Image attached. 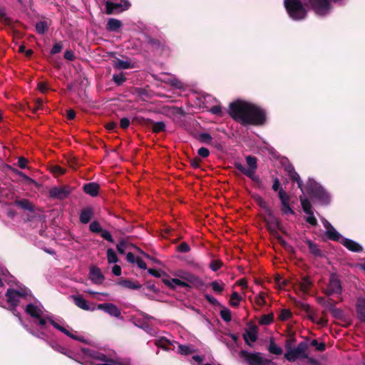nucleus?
I'll use <instances>...</instances> for the list:
<instances>
[{"instance_id": "f704fd0d", "label": "nucleus", "mask_w": 365, "mask_h": 365, "mask_svg": "<svg viewBox=\"0 0 365 365\" xmlns=\"http://www.w3.org/2000/svg\"><path fill=\"white\" fill-rule=\"evenodd\" d=\"M198 140L201 143L210 144L212 142V138L207 133H202L198 135Z\"/></svg>"}, {"instance_id": "0e129e2a", "label": "nucleus", "mask_w": 365, "mask_h": 365, "mask_svg": "<svg viewBox=\"0 0 365 365\" xmlns=\"http://www.w3.org/2000/svg\"><path fill=\"white\" fill-rule=\"evenodd\" d=\"M120 127L123 128H127L130 125V120L127 118H123L120 120Z\"/></svg>"}, {"instance_id": "5fc2aeb1", "label": "nucleus", "mask_w": 365, "mask_h": 365, "mask_svg": "<svg viewBox=\"0 0 365 365\" xmlns=\"http://www.w3.org/2000/svg\"><path fill=\"white\" fill-rule=\"evenodd\" d=\"M52 173L56 175H62L65 173V169L59 165H54L51 168Z\"/></svg>"}, {"instance_id": "0eeeda50", "label": "nucleus", "mask_w": 365, "mask_h": 365, "mask_svg": "<svg viewBox=\"0 0 365 365\" xmlns=\"http://www.w3.org/2000/svg\"><path fill=\"white\" fill-rule=\"evenodd\" d=\"M284 6L294 20H301L306 16L307 11L299 0H284Z\"/></svg>"}, {"instance_id": "c85d7f7f", "label": "nucleus", "mask_w": 365, "mask_h": 365, "mask_svg": "<svg viewBox=\"0 0 365 365\" xmlns=\"http://www.w3.org/2000/svg\"><path fill=\"white\" fill-rule=\"evenodd\" d=\"M194 348L191 345H178V352L183 355H187L194 351Z\"/></svg>"}, {"instance_id": "680f3d73", "label": "nucleus", "mask_w": 365, "mask_h": 365, "mask_svg": "<svg viewBox=\"0 0 365 365\" xmlns=\"http://www.w3.org/2000/svg\"><path fill=\"white\" fill-rule=\"evenodd\" d=\"M222 263L219 261H212L210 264V268L213 271H217L221 267Z\"/></svg>"}, {"instance_id": "c756f323", "label": "nucleus", "mask_w": 365, "mask_h": 365, "mask_svg": "<svg viewBox=\"0 0 365 365\" xmlns=\"http://www.w3.org/2000/svg\"><path fill=\"white\" fill-rule=\"evenodd\" d=\"M210 286L212 290L218 294H220L225 288V284L223 282H219L217 281H213L210 283Z\"/></svg>"}, {"instance_id": "052dcab7", "label": "nucleus", "mask_w": 365, "mask_h": 365, "mask_svg": "<svg viewBox=\"0 0 365 365\" xmlns=\"http://www.w3.org/2000/svg\"><path fill=\"white\" fill-rule=\"evenodd\" d=\"M178 250L181 252H187L190 250V247L189 245L185 243V242H182L179 246H178Z\"/></svg>"}, {"instance_id": "6ab92c4d", "label": "nucleus", "mask_w": 365, "mask_h": 365, "mask_svg": "<svg viewBox=\"0 0 365 365\" xmlns=\"http://www.w3.org/2000/svg\"><path fill=\"white\" fill-rule=\"evenodd\" d=\"M73 299L75 304L83 310L93 311L96 309L94 305H89L88 302L81 296H73Z\"/></svg>"}, {"instance_id": "dca6fc26", "label": "nucleus", "mask_w": 365, "mask_h": 365, "mask_svg": "<svg viewBox=\"0 0 365 365\" xmlns=\"http://www.w3.org/2000/svg\"><path fill=\"white\" fill-rule=\"evenodd\" d=\"M163 283L171 289H176L177 287L187 288L190 287L187 282L177 278H165L163 279Z\"/></svg>"}, {"instance_id": "e2e57ef3", "label": "nucleus", "mask_w": 365, "mask_h": 365, "mask_svg": "<svg viewBox=\"0 0 365 365\" xmlns=\"http://www.w3.org/2000/svg\"><path fill=\"white\" fill-rule=\"evenodd\" d=\"M138 267L145 269L147 268L146 263L140 258L137 257L135 261Z\"/></svg>"}, {"instance_id": "13d9d810", "label": "nucleus", "mask_w": 365, "mask_h": 365, "mask_svg": "<svg viewBox=\"0 0 365 365\" xmlns=\"http://www.w3.org/2000/svg\"><path fill=\"white\" fill-rule=\"evenodd\" d=\"M168 342V341L167 340L158 339V340H156L155 343L156 346L162 347L163 349H169L167 346Z\"/></svg>"}, {"instance_id": "cd10ccee", "label": "nucleus", "mask_w": 365, "mask_h": 365, "mask_svg": "<svg viewBox=\"0 0 365 365\" xmlns=\"http://www.w3.org/2000/svg\"><path fill=\"white\" fill-rule=\"evenodd\" d=\"M107 259L109 264H113L118 262V257L116 253L111 248H108L107 250Z\"/></svg>"}, {"instance_id": "ddd939ff", "label": "nucleus", "mask_w": 365, "mask_h": 365, "mask_svg": "<svg viewBox=\"0 0 365 365\" xmlns=\"http://www.w3.org/2000/svg\"><path fill=\"white\" fill-rule=\"evenodd\" d=\"M249 365H269L272 361L263 358L259 353L249 354L246 358Z\"/></svg>"}, {"instance_id": "b1692460", "label": "nucleus", "mask_w": 365, "mask_h": 365, "mask_svg": "<svg viewBox=\"0 0 365 365\" xmlns=\"http://www.w3.org/2000/svg\"><path fill=\"white\" fill-rule=\"evenodd\" d=\"M93 215V212L91 208H86L81 211L80 214V221L83 224L88 223Z\"/></svg>"}, {"instance_id": "bf43d9fd", "label": "nucleus", "mask_w": 365, "mask_h": 365, "mask_svg": "<svg viewBox=\"0 0 365 365\" xmlns=\"http://www.w3.org/2000/svg\"><path fill=\"white\" fill-rule=\"evenodd\" d=\"M62 49V45L61 43H56L53 45L51 53L53 54L59 53Z\"/></svg>"}, {"instance_id": "37998d69", "label": "nucleus", "mask_w": 365, "mask_h": 365, "mask_svg": "<svg viewBox=\"0 0 365 365\" xmlns=\"http://www.w3.org/2000/svg\"><path fill=\"white\" fill-rule=\"evenodd\" d=\"M36 29L38 34H43L48 29V25L45 21H40L36 24Z\"/></svg>"}, {"instance_id": "6e6552de", "label": "nucleus", "mask_w": 365, "mask_h": 365, "mask_svg": "<svg viewBox=\"0 0 365 365\" xmlns=\"http://www.w3.org/2000/svg\"><path fill=\"white\" fill-rule=\"evenodd\" d=\"M254 199L257 204L262 208L267 215V218L265 220L267 223L269 224V228L271 229V227H272L273 229H276L278 227L279 223L277 220L273 216L272 211L267 203L262 197L257 195L254 196Z\"/></svg>"}, {"instance_id": "e433bc0d", "label": "nucleus", "mask_w": 365, "mask_h": 365, "mask_svg": "<svg viewBox=\"0 0 365 365\" xmlns=\"http://www.w3.org/2000/svg\"><path fill=\"white\" fill-rule=\"evenodd\" d=\"M272 321H273V314H265V315L262 316L259 319V322L262 325H267V324H271L272 322Z\"/></svg>"}, {"instance_id": "a878e982", "label": "nucleus", "mask_w": 365, "mask_h": 365, "mask_svg": "<svg viewBox=\"0 0 365 365\" xmlns=\"http://www.w3.org/2000/svg\"><path fill=\"white\" fill-rule=\"evenodd\" d=\"M242 299V297L237 292H234L230 296V305L233 307H237Z\"/></svg>"}, {"instance_id": "4468645a", "label": "nucleus", "mask_w": 365, "mask_h": 365, "mask_svg": "<svg viewBox=\"0 0 365 365\" xmlns=\"http://www.w3.org/2000/svg\"><path fill=\"white\" fill-rule=\"evenodd\" d=\"M312 285V282L308 277H303L300 281H297L294 284L296 290L301 292L302 294H307Z\"/></svg>"}, {"instance_id": "f03ea898", "label": "nucleus", "mask_w": 365, "mask_h": 365, "mask_svg": "<svg viewBox=\"0 0 365 365\" xmlns=\"http://www.w3.org/2000/svg\"><path fill=\"white\" fill-rule=\"evenodd\" d=\"M230 113L243 124L262 125L265 121V113L259 107L245 101H237L230 105Z\"/></svg>"}, {"instance_id": "f8f14e48", "label": "nucleus", "mask_w": 365, "mask_h": 365, "mask_svg": "<svg viewBox=\"0 0 365 365\" xmlns=\"http://www.w3.org/2000/svg\"><path fill=\"white\" fill-rule=\"evenodd\" d=\"M173 275L178 277L180 279H182V281L187 282L188 284L189 283L196 284L200 282L198 277L184 269H178L175 271Z\"/></svg>"}, {"instance_id": "412c9836", "label": "nucleus", "mask_w": 365, "mask_h": 365, "mask_svg": "<svg viewBox=\"0 0 365 365\" xmlns=\"http://www.w3.org/2000/svg\"><path fill=\"white\" fill-rule=\"evenodd\" d=\"M90 279L95 284H101L103 281V276L99 268L96 267H91L90 269Z\"/></svg>"}, {"instance_id": "9b49d317", "label": "nucleus", "mask_w": 365, "mask_h": 365, "mask_svg": "<svg viewBox=\"0 0 365 365\" xmlns=\"http://www.w3.org/2000/svg\"><path fill=\"white\" fill-rule=\"evenodd\" d=\"M341 282L337 276L334 274H331L329 282L325 289V294L329 296L334 294H340L341 292Z\"/></svg>"}, {"instance_id": "423d86ee", "label": "nucleus", "mask_w": 365, "mask_h": 365, "mask_svg": "<svg viewBox=\"0 0 365 365\" xmlns=\"http://www.w3.org/2000/svg\"><path fill=\"white\" fill-rule=\"evenodd\" d=\"M6 301L11 307H16L23 299L31 297L30 291L25 287H19L18 289H9L6 293Z\"/></svg>"}, {"instance_id": "a19ab883", "label": "nucleus", "mask_w": 365, "mask_h": 365, "mask_svg": "<svg viewBox=\"0 0 365 365\" xmlns=\"http://www.w3.org/2000/svg\"><path fill=\"white\" fill-rule=\"evenodd\" d=\"M292 317V312L289 309H282L279 315V318L282 321H287Z\"/></svg>"}, {"instance_id": "de8ad7c7", "label": "nucleus", "mask_w": 365, "mask_h": 365, "mask_svg": "<svg viewBox=\"0 0 365 365\" xmlns=\"http://www.w3.org/2000/svg\"><path fill=\"white\" fill-rule=\"evenodd\" d=\"M90 230L93 232H101L102 231L101 227L98 222H92L89 225Z\"/></svg>"}, {"instance_id": "ea45409f", "label": "nucleus", "mask_w": 365, "mask_h": 365, "mask_svg": "<svg viewBox=\"0 0 365 365\" xmlns=\"http://www.w3.org/2000/svg\"><path fill=\"white\" fill-rule=\"evenodd\" d=\"M257 305L262 307L266 304L265 294L264 292L259 293L255 299Z\"/></svg>"}, {"instance_id": "5701e85b", "label": "nucleus", "mask_w": 365, "mask_h": 365, "mask_svg": "<svg viewBox=\"0 0 365 365\" xmlns=\"http://www.w3.org/2000/svg\"><path fill=\"white\" fill-rule=\"evenodd\" d=\"M122 26L120 21L116 19H110L107 23L106 29L109 31H115Z\"/></svg>"}, {"instance_id": "774afa93", "label": "nucleus", "mask_w": 365, "mask_h": 365, "mask_svg": "<svg viewBox=\"0 0 365 365\" xmlns=\"http://www.w3.org/2000/svg\"><path fill=\"white\" fill-rule=\"evenodd\" d=\"M27 163V160L24 158H20L18 160V165L24 169L26 168Z\"/></svg>"}, {"instance_id": "1a4fd4ad", "label": "nucleus", "mask_w": 365, "mask_h": 365, "mask_svg": "<svg viewBox=\"0 0 365 365\" xmlns=\"http://www.w3.org/2000/svg\"><path fill=\"white\" fill-rule=\"evenodd\" d=\"M311 4L318 16H325L331 9L329 0H311Z\"/></svg>"}, {"instance_id": "473e14b6", "label": "nucleus", "mask_w": 365, "mask_h": 365, "mask_svg": "<svg viewBox=\"0 0 365 365\" xmlns=\"http://www.w3.org/2000/svg\"><path fill=\"white\" fill-rule=\"evenodd\" d=\"M256 169L252 168H245L244 172L242 173L248 178H251L254 181H258L259 178L255 175Z\"/></svg>"}, {"instance_id": "f257e3e1", "label": "nucleus", "mask_w": 365, "mask_h": 365, "mask_svg": "<svg viewBox=\"0 0 365 365\" xmlns=\"http://www.w3.org/2000/svg\"><path fill=\"white\" fill-rule=\"evenodd\" d=\"M26 312L32 318L34 325L38 327L39 334L36 335L39 338H43L46 336L48 323L51 324L55 329L63 333L68 337L83 342H86L83 336L76 335V331L71 329L68 325L65 324L63 321L54 319L48 312L45 310L42 304L35 301L26 305Z\"/></svg>"}, {"instance_id": "864d4df0", "label": "nucleus", "mask_w": 365, "mask_h": 365, "mask_svg": "<svg viewBox=\"0 0 365 365\" xmlns=\"http://www.w3.org/2000/svg\"><path fill=\"white\" fill-rule=\"evenodd\" d=\"M101 237L103 238H104L105 240L110 242H113V239L112 237V235H110V233L108 231V230H103L101 232Z\"/></svg>"}, {"instance_id": "2f4dec72", "label": "nucleus", "mask_w": 365, "mask_h": 365, "mask_svg": "<svg viewBox=\"0 0 365 365\" xmlns=\"http://www.w3.org/2000/svg\"><path fill=\"white\" fill-rule=\"evenodd\" d=\"M16 204L21 208L29 211L34 209L33 205L27 200H18L16 202Z\"/></svg>"}, {"instance_id": "7c9ffc66", "label": "nucleus", "mask_w": 365, "mask_h": 365, "mask_svg": "<svg viewBox=\"0 0 365 365\" xmlns=\"http://www.w3.org/2000/svg\"><path fill=\"white\" fill-rule=\"evenodd\" d=\"M220 316L222 319L226 322H229L232 319L231 311L227 307H222L220 311Z\"/></svg>"}, {"instance_id": "bb28decb", "label": "nucleus", "mask_w": 365, "mask_h": 365, "mask_svg": "<svg viewBox=\"0 0 365 365\" xmlns=\"http://www.w3.org/2000/svg\"><path fill=\"white\" fill-rule=\"evenodd\" d=\"M268 350L271 354L275 355H280L283 352L282 349L280 346H277L272 339L270 340Z\"/></svg>"}, {"instance_id": "58836bf2", "label": "nucleus", "mask_w": 365, "mask_h": 365, "mask_svg": "<svg viewBox=\"0 0 365 365\" xmlns=\"http://www.w3.org/2000/svg\"><path fill=\"white\" fill-rule=\"evenodd\" d=\"M300 201H301V205H302V209L305 213L312 212V205L307 199L301 197Z\"/></svg>"}, {"instance_id": "2eb2a0df", "label": "nucleus", "mask_w": 365, "mask_h": 365, "mask_svg": "<svg viewBox=\"0 0 365 365\" xmlns=\"http://www.w3.org/2000/svg\"><path fill=\"white\" fill-rule=\"evenodd\" d=\"M98 309L103 310L105 312L108 313L110 316L119 318L120 317L121 312L120 310L113 304L106 303V304H101L98 305L97 307Z\"/></svg>"}, {"instance_id": "c9c22d12", "label": "nucleus", "mask_w": 365, "mask_h": 365, "mask_svg": "<svg viewBox=\"0 0 365 365\" xmlns=\"http://www.w3.org/2000/svg\"><path fill=\"white\" fill-rule=\"evenodd\" d=\"M119 284L125 288L131 289H137L140 287L139 284H136L130 280H123Z\"/></svg>"}, {"instance_id": "9d476101", "label": "nucleus", "mask_w": 365, "mask_h": 365, "mask_svg": "<svg viewBox=\"0 0 365 365\" xmlns=\"http://www.w3.org/2000/svg\"><path fill=\"white\" fill-rule=\"evenodd\" d=\"M119 0H106V13L108 14H111L114 13L116 10L120 9L121 11L128 9L130 4L126 0H122L120 3H118Z\"/></svg>"}, {"instance_id": "a211bd4d", "label": "nucleus", "mask_w": 365, "mask_h": 365, "mask_svg": "<svg viewBox=\"0 0 365 365\" xmlns=\"http://www.w3.org/2000/svg\"><path fill=\"white\" fill-rule=\"evenodd\" d=\"M50 196L58 199H63L69 195V190L63 187H55L50 190Z\"/></svg>"}, {"instance_id": "338daca9", "label": "nucleus", "mask_w": 365, "mask_h": 365, "mask_svg": "<svg viewBox=\"0 0 365 365\" xmlns=\"http://www.w3.org/2000/svg\"><path fill=\"white\" fill-rule=\"evenodd\" d=\"M112 272L115 276H120L121 274V268L118 265H114L112 268Z\"/></svg>"}, {"instance_id": "09e8293b", "label": "nucleus", "mask_w": 365, "mask_h": 365, "mask_svg": "<svg viewBox=\"0 0 365 365\" xmlns=\"http://www.w3.org/2000/svg\"><path fill=\"white\" fill-rule=\"evenodd\" d=\"M311 344L317 351H322L325 349V344L323 342H319L317 340L314 339Z\"/></svg>"}, {"instance_id": "4d7b16f0", "label": "nucleus", "mask_w": 365, "mask_h": 365, "mask_svg": "<svg viewBox=\"0 0 365 365\" xmlns=\"http://www.w3.org/2000/svg\"><path fill=\"white\" fill-rule=\"evenodd\" d=\"M192 365H200L204 360L203 356H200L198 355L193 356L192 358Z\"/></svg>"}, {"instance_id": "3c124183", "label": "nucleus", "mask_w": 365, "mask_h": 365, "mask_svg": "<svg viewBox=\"0 0 365 365\" xmlns=\"http://www.w3.org/2000/svg\"><path fill=\"white\" fill-rule=\"evenodd\" d=\"M205 297L212 305L222 307V305L219 302V301L217 299H215L214 297L209 295V294H205Z\"/></svg>"}, {"instance_id": "393cba45", "label": "nucleus", "mask_w": 365, "mask_h": 365, "mask_svg": "<svg viewBox=\"0 0 365 365\" xmlns=\"http://www.w3.org/2000/svg\"><path fill=\"white\" fill-rule=\"evenodd\" d=\"M257 339V332L255 329L246 331L244 334V339L247 343L255 342Z\"/></svg>"}, {"instance_id": "20e7f679", "label": "nucleus", "mask_w": 365, "mask_h": 365, "mask_svg": "<svg viewBox=\"0 0 365 365\" xmlns=\"http://www.w3.org/2000/svg\"><path fill=\"white\" fill-rule=\"evenodd\" d=\"M322 223L326 229V235L329 239L340 242L350 251L359 252L362 250V247L359 243L351 240L344 238L327 220L323 219Z\"/></svg>"}, {"instance_id": "c03bdc74", "label": "nucleus", "mask_w": 365, "mask_h": 365, "mask_svg": "<svg viewBox=\"0 0 365 365\" xmlns=\"http://www.w3.org/2000/svg\"><path fill=\"white\" fill-rule=\"evenodd\" d=\"M165 125L163 122H156L153 125V130L155 133H159L164 130Z\"/></svg>"}, {"instance_id": "f3484780", "label": "nucleus", "mask_w": 365, "mask_h": 365, "mask_svg": "<svg viewBox=\"0 0 365 365\" xmlns=\"http://www.w3.org/2000/svg\"><path fill=\"white\" fill-rule=\"evenodd\" d=\"M112 65L115 70H124L134 68V63L130 60H123L118 58L112 61Z\"/></svg>"}, {"instance_id": "7ed1b4c3", "label": "nucleus", "mask_w": 365, "mask_h": 365, "mask_svg": "<svg viewBox=\"0 0 365 365\" xmlns=\"http://www.w3.org/2000/svg\"><path fill=\"white\" fill-rule=\"evenodd\" d=\"M290 177L297 182L298 187L304 192L305 190L311 195V197L321 204H327L329 202V195L323 187L314 180H309L307 187L302 186V182L299 175L294 170L293 168H289Z\"/></svg>"}, {"instance_id": "aec40b11", "label": "nucleus", "mask_w": 365, "mask_h": 365, "mask_svg": "<svg viewBox=\"0 0 365 365\" xmlns=\"http://www.w3.org/2000/svg\"><path fill=\"white\" fill-rule=\"evenodd\" d=\"M357 317L365 322V298L359 297L356 304Z\"/></svg>"}, {"instance_id": "a18cd8bd", "label": "nucleus", "mask_w": 365, "mask_h": 365, "mask_svg": "<svg viewBox=\"0 0 365 365\" xmlns=\"http://www.w3.org/2000/svg\"><path fill=\"white\" fill-rule=\"evenodd\" d=\"M307 244L309 246V249L312 253H313L316 255H320V250L315 244L312 242L310 240L307 241Z\"/></svg>"}, {"instance_id": "4be33fe9", "label": "nucleus", "mask_w": 365, "mask_h": 365, "mask_svg": "<svg viewBox=\"0 0 365 365\" xmlns=\"http://www.w3.org/2000/svg\"><path fill=\"white\" fill-rule=\"evenodd\" d=\"M99 186L96 183H88L84 185L83 190L86 193L91 195L96 196L98 195Z\"/></svg>"}, {"instance_id": "49530a36", "label": "nucleus", "mask_w": 365, "mask_h": 365, "mask_svg": "<svg viewBox=\"0 0 365 365\" xmlns=\"http://www.w3.org/2000/svg\"><path fill=\"white\" fill-rule=\"evenodd\" d=\"M246 162L248 168L257 169V160L255 157L247 156L246 158Z\"/></svg>"}, {"instance_id": "69168bd1", "label": "nucleus", "mask_w": 365, "mask_h": 365, "mask_svg": "<svg viewBox=\"0 0 365 365\" xmlns=\"http://www.w3.org/2000/svg\"><path fill=\"white\" fill-rule=\"evenodd\" d=\"M210 112L215 115H220L221 111V107L220 106H215L210 108Z\"/></svg>"}, {"instance_id": "79ce46f5", "label": "nucleus", "mask_w": 365, "mask_h": 365, "mask_svg": "<svg viewBox=\"0 0 365 365\" xmlns=\"http://www.w3.org/2000/svg\"><path fill=\"white\" fill-rule=\"evenodd\" d=\"M279 197L280 199L281 204H286V203H289V195L282 189H279Z\"/></svg>"}, {"instance_id": "4c0bfd02", "label": "nucleus", "mask_w": 365, "mask_h": 365, "mask_svg": "<svg viewBox=\"0 0 365 365\" xmlns=\"http://www.w3.org/2000/svg\"><path fill=\"white\" fill-rule=\"evenodd\" d=\"M125 80H126V78L125 77V76L123 73L113 75V81L118 86L123 84L125 81Z\"/></svg>"}, {"instance_id": "72a5a7b5", "label": "nucleus", "mask_w": 365, "mask_h": 365, "mask_svg": "<svg viewBox=\"0 0 365 365\" xmlns=\"http://www.w3.org/2000/svg\"><path fill=\"white\" fill-rule=\"evenodd\" d=\"M116 247L119 253L125 254V250H128L130 247H131V245L125 240H122L119 243H118Z\"/></svg>"}, {"instance_id": "8fccbe9b", "label": "nucleus", "mask_w": 365, "mask_h": 365, "mask_svg": "<svg viewBox=\"0 0 365 365\" xmlns=\"http://www.w3.org/2000/svg\"><path fill=\"white\" fill-rule=\"evenodd\" d=\"M307 215V222L312 225H316L317 223V219L315 218L313 212L306 213Z\"/></svg>"}, {"instance_id": "39448f33", "label": "nucleus", "mask_w": 365, "mask_h": 365, "mask_svg": "<svg viewBox=\"0 0 365 365\" xmlns=\"http://www.w3.org/2000/svg\"><path fill=\"white\" fill-rule=\"evenodd\" d=\"M285 349L286 352L284 354V358L290 362H294L299 359H307L308 357V346L306 342H300L294 348L291 346L289 342H287Z\"/></svg>"}, {"instance_id": "603ef678", "label": "nucleus", "mask_w": 365, "mask_h": 365, "mask_svg": "<svg viewBox=\"0 0 365 365\" xmlns=\"http://www.w3.org/2000/svg\"><path fill=\"white\" fill-rule=\"evenodd\" d=\"M281 210L282 212L285 215L294 214V211L290 207L289 203L282 204Z\"/></svg>"}, {"instance_id": "6e6d98bb", "label": "nucleus", "mask_w": 365, "mask_h": 365, "mask_svg": "<svg viewBox=\"0 0 365 365\" xmlns=\"http://www.w3.org/2000/svg\"><path fill=\"white\" fill-rule=\"evenodd\" d=\"M197 153L202 158H207L210 155V151L207 148L202 147L198 149Z\"/></svg>"}]
</instances>
